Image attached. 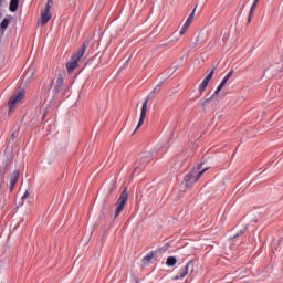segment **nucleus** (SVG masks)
<instances>
[{
    "label": "nucleus",
    "instance_id": "4",
    "mask_svg": "<svg viewBox=\"0 0 283 283\" xmlns=\"http://www.w3.org/2000/svg\"><path fill=\"white\" fill-rule=\"evenodd\" d=\"M127 200H129V192L127 191V187H125L119 198L117 199V202L115 203V219L118 218V216H120V213H123V211L125 210V205H127Z\"/></svg>",
    "mask_w": 283,
    "mask_h": 283
},
{
    "label": "nucleus",
    "instance_id": "18",
    "mask_svg": "<svg viewBox=\"0 0 283 283\" xmlns=\"http://www.w3.org/2000/svg\"><path fill=\"white\" fill-rule=\"evenodd\" d=\"M154 259V251H150L146 256L143 258L142 262L147 264Z\"/></svg>",
    "mask_w": 283,
    "mask_h": 283
},
{
    "label": "nucleus",
    "instance_id": "32",
    "mask_svg": "<svg viewBox=\"0 0 283 283\" xmlns=\"http://www.w3.org/2000/svg\"><path fill=\"white\" fill-rule=\"evenodd\" d=\"M174 73L168 74L167 78H169Z\"/></svg>",
    "mask_w": 283,
    "mask_h": 283
},
{
    "label": "nucleus",
    "instance_id": "23",
    "mask_svg": "<svg viewBox=\"0 0 283 283\" xmlns=\"http://www.w3.org/2000/svg\"><path fill=\"white\" fill-rule=\"evenodd\" d=\"M231 76H233V71H230L221 81V83H223L224 85H227V83L229 82V78H231Z\"/></svg>",
    "mask_w": 283,
    "mask_h": 283
},
{
    "label": "nucleus",
    "instance_id": "8",
    "mask_svg": "<svg viewBox=\"0 0 283 283\" xmlns=\"http://www.w3.org/2000/svg\"><path fill=\"white\" fill-rule=\"evenodd\" d=\"M2 165L3 166L0 168V191H1V187L4 182L6 174H8V170L10 169V166L12 165V159H10V158L4 159Z\"/></svg>",
    "mask_w": 283,
    "mask_h": 283
},
{
    "label": "nucleus",
    "instance_id": "25",
    "mask_svg": "<svg viewBox=\"0 0 283 283\" xmlns=\"http://www.w3.org/2000/svg\"><path fill=\"white\" fill-rule=\"evenodd\" d=\"M247 231H249V228H248V227H244L243 229L240 230V232H238V233L233 237V239L240 238V235H244V233H245Z\"/></svg>",
    "mask_w": 283,
    "mask_h": 283
},
{
    "label": "nucleus",
    "instance_id": "6",
    "mask_svg": "<svg viewBox=\"0 0 283 283\" xmlns=\"http://www.w3.org/2000/svg\"><path fill=\"white\" fill-rule=\"evenodd\" d=\"M213 74H216V66L212 67L210 73L203 78V81L199 85V95L202 96L205 92L207 91V87H209V82L211 78H213Z\"/></svg>",
    "mask_w": 283,
    "mask_h": 283
},
{
    "label": "nucleus",
    "instance_id": "12",
    "mask_svg": "<svg viewBox=\"0 0 283 283\" xmlns=\"http://www.w3.org/2000/svg\"><path fill=\"white\" fill-rule=\"evenodd\" d=\"M202 165H205V161H201L200 164H197V169H196V175H195V178L197 181L200 180V178H202V176H205V171H208L209 167L207 168H203L202 169ZM198 169H202L198 172Z\"/></svg>",
    "mask_w": 283,
    "mask_h": 283
},
{
    "label": "nucleus",
    "instance_id": "2",
    "mask_svg": "<svg viewBox=\"0 0 283 283\" xmlns=\"http://www.w3.org/2000/svg\"><path fill=\"white\" fill-rule=\"evenodd\" d=\"M163 83H164L163 81L159 82V84L148 94V96L144 101L142 111H140L139 122L137 124V127L133 132V134H135L136 132H138V129H140V127H143V124L145 123V118L147 117V105H149V101H151V98H154V94H156L158 92V87H160V85H163Z\"/></svg>",
    "mask_w": 283,
    "mask_h": 283
},
{
    "label": "nucleus",
    "instance_id": "24",
    "mask_svg": "<svg viewBox=\"0 0 283 283\" xmlns=\"http://www.w3.org/2000/svg\"><path fill=\"white\" fill-rule=\"evenodd\" d=\"M53 6H54V0H48L44 11L50 12Z\"/></svg>",
    "mask_w": 283,
    "mask_h": 283
},
{
    "label": "nucleus",
    "instance_id": "9",
    "mask_svg": "<svg viewBox=\"0 0 283 283\" xmlns=\"http://www.w3.org/2000/svg\"><path fill=\"white\" fill-rule=\"evenodd\" d=\"M65 84V81L63 78V75L60 73L56 77L54 87H53V94L54 96H57V94H61L63 91V85Z\"/></svg>",
    "mask_w": 283,
    "mask_h": 283
},
{
    "label": "nucleus",
    "instance_id": "14",
    "mask_svg": "<svg viewBox=\"0 0 283 283\" xmlns=\"http://www.w3.org/2000/svg\"><path fill=\"white\" fill-rule=\"evenodd\" d=\"M19 3H21V0H10V3H9L10 12H17L19 10Z\"/></svg>",
    "mask_w": 283,
    "mask_h": 283
},
{
    "label": "nucleus",
    "instance_id": "27",
    "mask_svg": "<svg viewBox=\"0 0 283 283\" xmlns=\"http://www.w3.org/2000/svg\"><path fill=\"white\" fill-rule=\"evenodd\" d=\"M49 109H50V107H48V106L43 109L41 123H43L45 120V118L48 117Z\"/></svg>",
    "mask_w": 283,
    "mask_h": 283
},
{
    "label": "nucleus",
    "instance_id": "33",
    "mask_svg": "<svg viewBox=\"0 0 283 283\" xmlns=\"http://www.w3.org/2000/svg\"><path fill=\"white\" fill-rule=\"evenodd\" d=\"M3 0H0V6H1V2H2Z\"/></svg>",
    "mask_w": 283,
    "mask_h": 283
},
{
    "label": "nucleus",
    "instance_id": "16",
    "mask_svg": "<svg viewBox=\"0 0 283 283\" xmlns=\"http://www.w3.org/2000/svg\"><path fill=\"white\" fill-rule=\"evenodd\" d=\"M10 25V19L4 18L1 22H0V32H6V30H8V27Z\"/></svg>",
    "mask_w": 283,
    "mask_h": 283
},
{
    "label": "nucleus",
    "instance_id": "11",
    "mask_svg": "<svg viewBox=\"0 0 283 283\" xmlns=\"http://www.w3.org/2000/svg\"><path fill=\"white\" fill-rule=\"evenodd\" d=\"M19 176H21V170H19V169L13 170V172L11 174L10 187H9L10 193H12V191H14V186L17 185V181L19 180Z\"/></svg>",
    "mask_w": 283,
    "mask_h": 283
},
{
    "label": "nucleus",
    "instance_id": "31",
    "mask_svg": "<svg viewBox=\"0 0 283 283\" xmlns=\"http://www.w3.org/2000/svg\"><path fill=\"white\" fill-rule=\"evenodd\" d=\"M130 60H132V57H129V59L126 61V65H127V63H129Z\"/></svg>",
    "mask_w": 283,
    "mask_h": 283
},
{
    "label": "nucleus",
    "instance_id": "17",
    "mask_svg": "<svg viewBox=\"0 0 283 283\" xmlns=\"http://www.w3.org/2000/svg\"><path fill=\"white\" fill-rule=\"evenodd\" d=\"M175 264H178V259H176V256H168L166 260V265L174 266Z\"/></svg>",
    "mask_w": 283,
    "mask_h": 283
},
{
    "label": "nucleus",
    "instance_id": "20",
    "mask_svg": "<svg viewBox=\"0 0 283 283\" xmlns=\"http://www.w3.org/2000/svg\"><path fill=\"white\" fill-rule=\"evenodd\" d=\"M189 25H191V22H188L186 20L185 24L182 25V28L179 31L180 36H182V34H185V32H187V29L189 28Z\"/></svg>",
    "mask_w": 283,
    "mask_h": 283
},
{
    "label": "nucleus",
    "instance_id": "21",
    "mask_svg": "<svg viewBox=\"0 0 283 283\" xmlns=\"http://www.w3.org/2000/svg\"><path fill=\"white\" fill-rule=\"evenodd\" d=\"M224 85H227V84H224L223 82H221V83L218 85L217 90L214 91L213 96H218V95L220 94V92H222V90H224Z\"/></svg>",
    "mask_w": 283,
    "mask_h": 283
},
{
    "label": "nucleus",
    "instance_id": "13",
    "mask_svg": "<svg viewBox=\"0 0 283 283\" xmlns=\"http://www.w3.org/2000/svg\"><path fill=\"white\" fill-rule=\"evenodd\" d=\"M52 19L50 11H44L41 13L40 25H48V22Z\"/></svg>",
    "mask_w": 283,
    "mask_h": 283
},
{
    "label": "nucleus",
    "instance_id": "29",
    "mask_svg": "<svg viewBox=\"0 0 283 283\" xmlns=\"http://www.w3.org/2000/svg\"><path fill=\"white\" fill-rule=\"evenodd\" d=\"M18 137H19V130H15V132H13V133L11 134L10 139H11V140H14V139L18 138Z\"/></svg>",
    "mask_w": 283,
    "mask_h": 283
},
{
    "label": "nucleus",
    "instance_id": "28",
    "mask_svg": "<svg viewBox=\"0 0 283 283\" xmlns=\"http://www.w3.org/2000/svg\"><path fill=\"white\" fill-rule=\"evenodd\" d=\"M130 280H132V283H140V281L138 280V276H136V274H132Z\"/></svg>",
    "mask_w": 283,
    "mask_h": 283
},
{
    "label": "nucleus",
    "instance_id": "10",
    "mask_svg": "<svg viewBox=\"0 0 283 283\" xmlns=\"http://www.w3.org/2000/svg\"><path fill=\"white\" fill-rule=\"evenodd\" d=\"M193 265V260H190L174 277V280H182V277H187L189 274V266Z\"/></svg>",
    "mask_w": 283,
    "mask_h": 283
},
{
    "label": "nucleus",
    "instance_id": "7",
    "mask_svg": "<svg viewBox=\"0 0 283 283\" xmlns=\"http://www.w3.org/2000/svg\"><path fill=\"white\" fill-rule=\"evenodd\" d=\"M196 168H192L184 178V184L187 189H191L196 185Z\"/></svg>",
    "mask_w": 283,
    "mask_h": 283
},
{
    "label": "nucleus",
    "instance_id": "19",
    "mask_svg": "<svg viewBox=\"0 0 283 283\" xmlns=\"http://www.w3.org/2000/svg\"><path fill=\"white\" fill-rule=\"evenodd\" d=\"M214 97H216V96H213V94H212L210 97L206 98V99L201 103V107H207L208 105H211V101H213Z\"/></svg>",
    "mask_w": 283,
    "mask_h": 283
},
{
    "label": "nucleus",
    "instance_id": "5",
    "mask_svg": "<svg viewBox=\"0 0 283 283\" xmlns=\"http://www.w3.org/2000/svg\"><path fill=\"white\" fill-rule=\"evenodd\" d=\"M25 96L24 91H19L17 94L12 95L10 99L8 101V107H9V114L17 107V103L23 101V97Z\"/></svg>",
    "mask_w": 283,
    "mask_h": 283
},
{
    "label": "nucleus",
    "instance_id": "3",
    "mask_svg": "<svg viewBox=\"0 0 283 283\" xmlns=\"http://www.w3.org/2000/svg\"><path fill=\"white\" fill-rule=\"evenodd\" d=\"M151 160H154V153L146 150L139 154L137 160L134 163L135 169L133 174H137V171H143V169H145V167H147V165H149Z\"/></svg>",
    "mask_w": 283,
    "mask_h": 283
},
{
    "label": "nucleus",
    "instance_id": "15",
    "mask_svg": "<svg viewBox=\"0 0 283 283\" xmlns=\"http://www.w3.org/2000/svg\"><path fill=\"white\" fill-rule=\"evenodd\" d=\"M260 0H254L252 6H251V9H250V12H249V17H248V23L251 21V19H253L254 14H255V8H258V2Z\"/></svg>",
    "mask_w": 283,
    "mask_h": 283
},
{
    "label": "nucleus",
    "instance_id": "30",
    "mask_svg": "<svg viewBox=\"0 0 283 283\" xmlns=\"http://www.w3.org/2000/svg\"><path fill=\"white\" fill-rule=\"evenodd\" d=\"M28 196H30V192H28V190L23 193L22 196V200H25V198H28Z\"/></svg>",
    "mask_w": 283,
    "mask_h": 283
},
{
    "label": "nucleus",
    "instance_id": "26",
    "mask_svg": "<svg viewBox=\"0 0 283 283\" xmlns=\"http://www.w3.org/2000/svg\"><path fill=\"white\" fill-rule=\"evenodd\" d=\"M196 17V7L192 10L191 14L188 17V19L186 20L188 23H192L193 18Z\"/></svg>",
    "mask_w": 283,
    "mask_h": 283
},
{
    "label": "nucleus",
    "instance_id": "34",
    "mask_svg": "<svg viewBox=\"0 0 283 283\" xmlns=\"http://www.w3.org/2000/svg\"><path fill=\"white\" fill-rule=\"evenodd\" d=\"M0 17H2L1 12H0Z\"/></svg>",
    "mask_w": 283,
    "mask_h": 283
},
{
    "label": "nucleus",
    "instance_id": "22",
    "mask_svg": "<svg viewBox=\"0 0 283 283\" xmlns=\"http://www.w3.org/2000/svg\"><path fill=\"white\" fill-rule=\"evenodd\" d=\"M176 43H178V38L172 39V40H170V41H168V42H165V43H163L160 46H161V48H166V45H176Z\"/></svg>",
    "mask_w": 283,
    "mask_h": 283
},
{
    "label": "nucleus",
    "instance_id": "1",
    "mask_svg": "<svg viewBox=\"0 0 283 283\" xmlns=\"http://www.w3.org/2000/svg\"><path fill=\"white\" fill-rule=\"evenodd\" d=\"M87 48H90V41L86 40L83 42L77 52L71 56V61L66 63L67 74H72V72L76 70V66L78 65L81 59H83L85 55Z\"/></svg>",
    "mask_w": 283,
    "mask_h": 283
}]
</instances>
